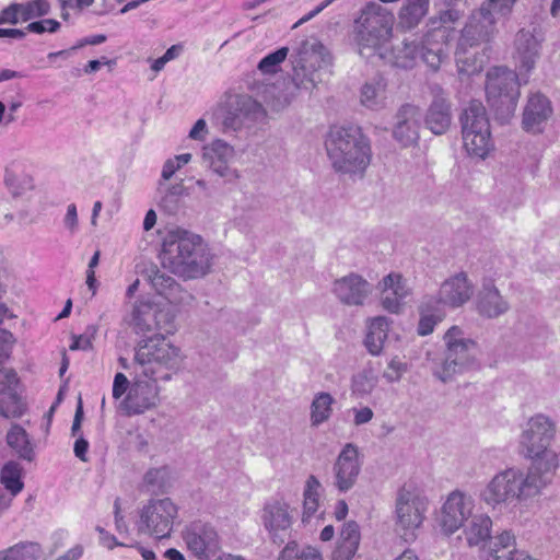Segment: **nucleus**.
I'll use <instances>...</instances> for the list:
<instances>
[{
  "label": "nucleus",
  "mask_w": 560,
  "mask_h": 560,
  "mask_svg": "<svg viewBox=\"0 0 560 560\" xmlns=\"http://www.w3.org/2000/svg\"><path fill=\"white\" fill-rule=\"evenodd\" d=\"M139 374L148 378H137L132 383L125 407L129 415H139L155 406L158 381H167L182 364L179 349L171 345L164 336H154L140 345L136 351Z\"/></svg>",
  "instance_id": "f257e3e1"
},
{
  "label": "nucleus",
  "mask_w": 560,
  "mask_h": 560,
  "mask_svg": "<svg viewBox=\"0 0 560 560\" xmlns=\"http://www.w3.org/2000/svg\"><path fill=\"white\" fill-rule=\"evenodd\" d=\"M448 37H421L417 45L406 43L401 37H359L358 47L362 58L382 61L392 67L409 69L420 55L423 62L433 71L440 68L446 57Z\"/></svg>",
  "instance_id": "f03ea898"
},
{
  "label": "nucleus",
  "mask_w": 560,
  "mask_h": 560,
  "mask_svg": "<svg viewBox=\"0 0 560 560\" xmlns=\"http://www.w3.org/2000/svg\"><path fill=\"white\" fill-rule=\"evenodd\" d=\"M325 145L338 172L363 174L371 162L370 141L358 126H332Z\"/></svg>",
  "instance_id": "7ed1b4c3"
},
{
  "label": "nucleus",
  "mask_w": 560,
  "mask_h": 560,
  "mask_svg": "<svg viewBox=\"0 0 560 560\" xmlns=\"http://www.w3.org/2000/svg\"><path fill=\"white\" fill-rule=\"evenodd\" d=\"M160 258L164 268L184 279H195L206 273L207 261L200 237L187 232L168 234L163 241Z\"/></svg>",
  "instance_id": "20e7f679"
},
{
  "label": "nucleus",
  "mask_w": 560,
  "mask_h": 560,
  "mask_svg": "<svg viewBox=\"0 0 560 560\" xmlns=\"http://www.w3.org/2000/svg\"><path fill=\"white\" fill-rule=\"evenodd\" d=\"M50 11V4L47 0H31L26 2H14L5 7L0 12V25L27 23L25 30L20 28H0V35H25L28 33L43 34L55 33L59 30V22L52 19L33 21L34 19L45 16Z\"/></svg>",
  "instance_id": "39448f33"
},
{
  "label": "nucleus",
  "mask_w": 560,
  "mask_h": 560,
  "mask_svg": "<svg viewBox=\"0 0 560 560\" xmlns=\"http://www.w3.org/2000/svg\"><path fill=\"white\" fill-rule=\"evenodd\" d=\"M553 433V424L548 418L539 415L528 421V428L522 435L521 443L526 450V456L535 459L529 471L537 476H541L539 472H552L558 466L556 454L547 450Z\"/></svg>",
  "instance_id": "423d86ee"
},
{
  "label": "nucleus",
  "mask_w": 560,
  "mask_h": 560,
  "mask_svg": "<svg viewBox=\"0 0 560 560\" xmlns=\"http://www.w3.org/2000/svg\"><path fill=\"white\" fill-rule=\"evenodd\" d=\"M545 485L542 476H537L534 471L524 477L517 470L508 469L491 480L482 492V498L488 504L495 505L510 499L534 495Z\"/></svg>",
  "instance_id": "0eeeda50"
},
{
  "label": "nucleus",
  "mask_w": 560,
  "mask_h": 560,
  "mask_svg": "<svg viewBox=\"0 0 560 560\" xmlns=\"http://www.w3.org/2000/svg\"><path fill=\"white\" fill-rule=\"evenodd\" d=\"M486 95L489 106L499 119L510 118L517 106L520 82L517 74L503 67H495L487 73Z\"/></svg>",
  "instance_id": "6e6552de"
},
{
  "label": "nucleus",
  "mask_w": 560,
  "mask_h": 560,
  "mask_svg": "<svg viewBox=\"0 0 560 560\" xmlns=\"http://www.w3.org/2000/svg\"><path fill=\"white\" fill-rule=\"evenodd\" d=\"M463 143L466 152L485 159L493 148L490 124L486 108L480 101H471L462 117Z\"/></svg>",
  "instance_id": "1a4fd4ad"
},
{
  "label": "nucleus",
  "mask_w": 560,
  "mask_h": 560,
  "mask_svg": "<svg viewBox=\"0 0 560 560\" xmlns=\"http://www.w3.org/2000/svg\"><path fill=\"white\" fill-rule=\"evenodd\" d=\"M427 502L413 486H404L396 501V526L404 540L413 538L415 529L419 528L424 520Z\"/></svg>",
  "instance_id": "9d476101"
},
{
  "label": "nucleus",
  "mask_w": 560,
  "mask_h": 560,
  "mask_svg": "<svg viewBox=\"0 0 560 560\" xmlns=\"http://www.w3.org/2000/svg\"><path fill=\"white\" fill-rule=\"evenodd\" d=\"M176 516L177 506L171 499L151 500L140 512L138 530L159 539L166 538L171 535Z\"/></svg>",
  "instance_id": "9b49d317"
},
{
  "label": "nucleus",
  "mask_w": 560,
  "mask_h": 560,
  "mask_svg": "<svg viewBox=\"0 0 560 560\" xmlns=\"http://www.w3.org/2000/svg\"><path fill=\"white\" fill-rule=\"evenodd\" d=\"M447 347L446 358L443 364L442 381L451 377L454 373L460 372L471 360V350L476 343L470 339L463 338V331L458 326H452L444 335Z\"/></svg>",
  "instance_id": "f8f14e48"
},
{
  "label": "nucleus",
  "mask_w": 560,
  "mask_h": 560,
  "mask_svg": "<svg viewBox=\"0 0 560 560\" xmlns=\"http://www.w3.org/2000/svg\"><path fill=\"white\" fill-rule=\"evenodd\" d=\"M394 15L386 8L369 2L361 9L354 20V32L358 35H392Z\"/></svg>",
  "instance_id": "ddd939ff"
},
{
  "label": "nucleus",
  "mask_w": 560,
  "mask_h": 560,
  "mask_svg": "<svg viewBox=\"0 0 560 560\" xmlns=\"http://www.w3.org/2000/svg\"><path fill=\"white\" fill-rule=\"evenodd\" d=\"M183 537L187 548L199 559H209L220 549L217 532L206 523H191L184 532Z\"/></svg>",
  "instance_id": "4468645a"
},
{
  "label": "nucleus",
  "mask_w": 560,
  "mask_h": 560,
  "mask_svg": "<svg viewBox=\"0 0 560 560\" xmlns=\"http://www.w3.org/2000/svg\"><path fill=\"white\" fill-rule=\"evenodd\" d=\"M472 503L470 499L466 498L458 491L452 492L445 501L442 512L440 524L443 532L447 535L456 532L470 515Z\"/></svg>",
  "instance_id": "2eb2a0df"
},
{
  "label": "nucleus",
  "mask_w": 560,
  "mask_h": 560,
  "mask_svg": "<svg viewBox=\"0 0 560 560\" xmlns=\"http://www.w3.org/2000/svg\"><path fill=\"white\" fill-rule=\"evenodd\" d=\"M360 472L358 450L347 444L339 454L335 464L336 486L340 491L349 490L355 482Z\"/></svg>",
  "instance_id": "dca6fc26"
},
{
  "label": "nucleus",
  "mask_w": 560,
  "mask_h": 560,
  "mask_svg": "<svg viewBox=\"0 0 560 560\" xmlns=\"http://www.w3.org/2000/svg\"><path fill=\"white\" fill-rule=\"evenodd\" d=\"M419 117V107L415 105L406 104L398 110L394 137L402 147H409L418 142Z\"/></svg>",
  "instance_id": "f3484780"
},
{
  "label": "nucleus",
  "mask_w": 560,
  "mask_h": 560,
  "mask_svg": "<svg viewBox=\"0 0 560 560\" xmlns=\"http://www.w3.org/2000/svg\"><path fill=\"white\" fill-rule=\"evenodd\" d=\"M477 37H459L455 51L458 72L467 75L478 73L483 68V58L478 56Z\"/></svg>",
  "instance_id": "a211bd4d"
},
{
  "label": "nucleus",
  "mask_w": 560,
  "mask_h": 560,
  "mask_svg": "<svg viewBox=\"0 0 560 560\" xmlns=\"http://www.w3.org/2000/svg\"><path fill=\"white\" fill-rule=\"evenodd\" d=\"M261 517L273 541H277L281 532L289 530L292 525V515L289 512V505L283 501L277 500L266 504Z\"/></svg>",
  "instance_id": "6ab92c4d"
},
{
  "label": "nucleus",
  "mask_w": 560,
  "mask_h": 560,
  "mask_svg": "<svg viewBox=\"0 0 560 560\" xmlns=\"http://www.w3.org/2000/svg\"><path fill=\"white\" fill-rule=\"evenodd\" d=\"M409 290L400 273L392 272L382 282V305L390 313H398Z\"/></svg>",
  "instance_id": "aec40b11"
},
{
  "label": "nucleus",
  "mask_w": 560,
  "mask_h": 560,
  "mask_svg": "<svg viewBox=\"0 0 560 560\" xmlns=\"http://www.w3.org/2000/svg\"><path fill=\"white\" fill-rule=\"evenodd\" d=\"M551 113L549 100L540 93L533 94L528 98L523 114L524 129L529 132H539L540 125L548 119Z\"/></svg>",
  "instance_id": "412c9836"
},
{
  "label": "nucleus",
  "mask_w": 560,
  "mask_h": 560,
  "mask_svg": "<svg viewBox=\"0 0 560 560\" xmlns=\"http://www.w3.org/2000/svg\"><path fill=\"white\" fill-rule=\"evenodd\" d=\"M334 291L345 304L360 305L369 292V284L360 276L351 275L337 280Z\"/></svg>",
  "instance_id": "4be33fe9"
},
{
  "label": "nucleus",
  "mask_w": 560,
  "mask_h": 560,
  "mask_svg": "<svg viewBox=\"0 0 560 560\" xmlns=\"http://www.w3.org/2000/svg\"><path fill=\"white\" fill-rule=\"evenodd\" d=\"M424 122L434 135H443L448 130L452 113L451 105L445 97L441 95L434 97L427 110Z\"/></svg>",
  "instance_id": "5701e85b"
},
{
  "label": "nucleus",
  "mask_w": 560,
  "mask_h": 560,
  "mask_svg": "<svg viewBox=\"0 0 560 560\" xmlns=\"http://www.w3.org/2000/svg\"><path fill=\"white\" fill-rule=\"evenodd\" d=\"M471 287L464 273L446 280L440 289V301L453 307L463 305L470 299Z\"/></svg>",
  "instance_id": "b1692460"
},
{
  "label": "nucleus",
  "mask_w": 560,
  "mask_h": 560,
  "mask_svg": "<svg viewBox=\"0 0 560 560\" xmlns=\"http://www.w3.org/2000/svg\"><path fill=\"white\" fill-rule=\"evenodd\" d=\"M360 538L359 525L353 521L345 523L338 545L334 551V559L351 560L358 551Z\"/></svg>",
  "instance_id": "393cba45"
},
{
  "label": "nucleus",
  "mask_w": 560,
  "mask_h": 560,
  "mask_svg": "<svg viewBox=\"0 0 560 560\" xmlns=\"http://www.w3.org/2000/svg\"><path fill=\"white\" fill-rule=\"evenodd\" d=\"M522 552L516 550L515 537L510 532H503L492 541L485 560H516Z\"/></svg>",
  "instance_id": "a878e982"
},
{
  "label": "nucleus",
  "mask_w": 560,
  "mask_h": 560,
  "mask_svg": "<svg viewBox=\"0 0 560 560\" xmlns=\"http://www.w3.org/2000/svg\"><path fill=\"white\" fill-rule=\"evenodd\" d=\"M388 329L389 323L386 317L377 316L370 319L364 343L371 354L377 355L381 353L387 339Z\"/></svg>",
  "instance_id": "bb28decb"
},
{
  "label": "nucleus",
  "mask_w": 560,
  "mask_h": 560,
  "mask_svg": "<svg viewBox=\"0 0 560 560\" xmlns=\"http://www.w3.org/2000/svg\"><path fill=\"white\" fill-rule=\"evenodd\" d=\"M429 0H408L398 13V25L407 32L416 27L428 13Z\"/></svg>",
  "instance_id": "cd10ccee"
},
{
  "label": "nucleus",
  "mask_w": 560,
  "mask_h": 560,
  "mask_svg": "<svg viewBox=\"0 0 560 560\" xmlns=\"http://www.w3.org/2000/svg\"><path fill=\"white\" fill-rule=\"evenodd\" d=\"M517 0H487V5H482L477 12L474 13V21L482 24L485 32H488L489 26L495 23L494 13L505 15L511 12L513 5Z\"/></svg>",
  "instance_id": "c85d7f7f"
},
{
  "label": "nucleus",
  "mask_w": 560,
  "mask_h": 560,
  "mask_svg": "<svg viewBox=\"0 0 560 560\" xmlns=\"http://www.w3.org/2000/svg\"><path fill=\"white\" fill-rule=\"evenodd\" d=\"M478 311L487 317H497L506 311V303L502 300L495 287L483 288L477 302Z\"/></svg>",
  "instance_id": "c756f323"
},
{
  "label": "nucleus",
  "mask_w": 560,
  "mask_h": 560,
  "mask_svg": "<svg viewBox=\"0 0 560 560\" xmlns=\"http://www.w3.org/2000/svg\"><path fill=\"white\" fill-rule=\"evenodd\" d=\"M492 521L487 515H475L465 528L466 540L469 546H478L490 538Z\"/></svg>",
  "instance_id": "7c9ffc66"
},
{
  "label": "nucleus",
  "mask_w": 560,
  "mask_h": 560,
  "mask_svg": "<svg viewBox=\"0 0 560 560\" xmlns=\"http://www.w3.org/2000/svg\"><path fill=\"white\" fill-rule=\"evenodd\" d=\"M8 445L23 459L32 460L33 445L28 434L20 424H13L7 434Z\"/></svg>",
  "instance_id": "2f4dec72"
},
{
  "label": "nucleus",
  "mask_w": 560,
  "mask_h": 560,
  "mask_svg": "<svg viewBox=\"0 0 560 560\" xmlns=\"http://www.w3.org/2000/svg\"><path fill=\"white\" fill-rule=\"evenodd\" d=\"M26 410V405L16 394L15 388L0 390V416L4 418H21Z\"/></svg>",
  "instance_id": "473e14b6"
},
{
  "label": "nucleus",
  "mask_w": 560,
  "mask_h": 560,
  "mask_svg": "<svg viewBox=\"0 0 560 560\" xmlns=\"http://www.w3.org/2000/svg\"><path fill=\"white\" fill-rule=\"evenodd\" d=\"M23 469L16 462H8L0 471L1 485L14 497L20 493L24 487L22 481Z\"/></svg>",
  "instance_id": "72a5a7b5"
},
{
  "label": "nucleus",
  "mask_w": 560,
  "mask_h": 560,
  "mask_svg": "<svg viewBox=\"0 0 560 560\" xmlns=\"http://www.w3.org/2000/svg\"><path fill=\"white\" fill-rule=\"evenodd\" d=\"M278 560H324L322 552L313 546L300 548L295 541H290L281 550Z\"/></svg>",
  "instance_id": "f704fd0d"
},
{
  "label": "nucleus",
  "mask_w": 560,
  "mask_h": 560,
  "mask_svg": "<svg viewBox=\"0 0 560 560\" xmlns=\"http://www.w3.org/2000/svg\"><path fill=\"white\" fill-rule=\"evenodd\" d=\"M40 553V546L37 542H20L0 555V560H36Z\"/></svg>",
  "instance_id": "c9c22d12"
},
{
  "label": "nucleus",
  "mask_w": 560,
  "mask_h": 560,
  "mask_svg": "<svg viewBox=\"0 0 560 560\" xmlns=\"http://www.w3.org/2000/svg\"><path fill=\"white\" fill-rule=\"evenodd\" d=\"M319 488L320 483L316 479L315 476H310L306 480L305 489H304V500H303V517H311L319 506Z\"/></svg>",
  "instance_id": "e433bc0d"
},
{
  "label": "nucleus",
  "mask_w": 560,
  "mask_h": 560,
  "mask_svg": "<svg viewBox=\"0 0 560 560\" xmlns=\"http://www.w3.org/2000/svg\"><path fill=\"white\" fill-rule=\"evenodd\" d=\"M334 398L328 393H319L315 396L311 407V420L314 425L326 421L331 413Z\"/></svg>",
  "instance_id": "4c0bfd02"
},
{
  "label": "nucleus",
  "mask_w": 560,
  "mask_h": 560,
  "mask_svg": "<svg viewBox=\"0 0 560 560\" xmlns=\"http://www.w3.org/2000/svg\"><path fill=\"white\" fill-rule=\"evenodd\" d=\"M538 40L536 37H527L524 42L518 45L517 54L522 62L521 69L529 71L535 63V57L537 56Z\"/></svg>",
  "instance_id": "58836bf2"
},
{
  "label": "nucleus",
  "mask_w": 560,
  "mask_h": 560,
  "mask_svg": "<svg viewBox=\"0 0 560 560\" xmlns=\"http://www.w3.org/2000/svg\"><path fill=\"white\" fill-rule=\"evenodd\" d=\"M458 10L448 9L440 13L439 18L430 20L431 30L433 32H450L454 31V26L460 19Z\"/></svg>",
  "instance_id": "ea45409f"
},
{
  "label": "nucleus",
  "mask_w": 560,
  "mask_h": 560,
  "mask_svg": "<svg viewBox=\"0 0 560 560\" xmlns=\"http://www.w3.org/2000/svg\"><path fill=\"white\" fill-rule=\"evenodd\" d=\"M288 51L289 49L287 47H281L278 50L268 54L258 63V69L262 73H276L279 69L280 63L285 60Z\"/></svg>",
  "instance_id": "a19ab883"
},
{
  "label": "nucleus",
  "mask_w": 560,
  "mask_h": 560,
  "mask_svg": "<svg viewBox=\"0 0 560 560\" xmlns=\"http://www.w3.org/2000/svg\"><path fill=\"white\" fill-rule=\"evenodd\" d=\"M386 83L383 79L377 80L374 84L365 83L362 88L361 102L366 107L376 105L377 96L385 91Z\"/></svg>",
  "instance_id": "79ce46f5"
},
{
  "label": "nucleus",
  "mask_w": 560,
  "mask_h": 560,
  "mask_svg": "<svg viewBox=\"0 0 560 560\" xmlns=\"http://www.w3.org/2000/svg\"><path fill=\"white\" fill-rule=\"evenodd\" d=\"M191 160V154L184 153L176 155L174 159H168L162 170V177L165 180H168L173 177L177 170H179L183 165L189 163Z\"/></svg>",
  "instance_id": "37998d69"
},
{
  "label": "nucleus",
  "mask_w": 560,
  "mask_h": 560,
  "mask_svg": "<svg viewBox=\"0 0 560 560\" xmlns=\"http://www.w3.org/2000/svg\"><path fill=\"white\" fill-rule=\"evenodd\" d=\"M443 316L441 314H425L423 311L421 312V317L418 325V334L420 336L430 335L435 325L441 322Z\"/></svg>",
  "instance_id": "c03bdc74"
},
{
  "label": "nucleus",
  "mask_w": 560,
  "mask_h": 560,
  "mask_svg": "<svg viewBox=\"0 0 560 560\" xmlns=\"http://www.w3.org/2000/svg\"><path fill=\"white\" fill-rule=\"evenodd\" d=\"M182 49H183L182 45H173L172 47H170L165 51V54L162 57H160L158 59H154L152 61L151 69L155 73H158L159 71H161L164 68V66L168 61H171V60L175 59L176 57H178V55L180 54Z\"/></svg>",
  "instance_id": "a18cd8bd"
},
{
  "label": "nucleus",
  "mask_w": 560,
  "mask_h": 560,
  "mask_svg": "<svg viewBox=\"0 0 560 560\" xmlns=\"http://www.w3.org/2000/svg\"><path fill=\"white\" fill-rule=\"evenodd\" d=\"M13 343V335L9 330L0 329V361L9 358Z\"/></svg>",
  "instance_id": "49530a36"
},
{
  "label": "nucleus",
  "mask_w": 560,
  "mask_h": 560,
  "mask_svg": "<svg viewBox=\"0 0 560 560\" xmlns=\"http://www.w3.org/2000/svg\"><path fill=\"white\" fill-rule=\"evenodd\" d=\"M128 384L126 375L121 372L117 373L114 377L113 397L119 399L126 393Z\"/></svg>",
  "instance_id": "de8ad7c7"
},
{
  "label": "nucleus",
  "mask_w": 560,
  "mask_h": 560,
  "mask_svg": "<svg viewBox=\"0 0 560 560\" xmlns=\"http://www.w3.org/2000/svg\"><path fill=\"white\" fill-rule=\"evenodd\" d=\"M405 371L406 364L401 362L399 359L394 358L388 364V371L386 372V376L393 381L398 380Z\"/></svg>",
  "instance_id": "09e8293b"
},
{
  "label": "nucleus",
  "mask_w": 560,
  "mask_h": 560,
  "mask_svg": "<svg viewBox=\"0 0 560 560\" xmlns=\"http://www.w3.org/2000/svg\"><path fill=\"white\" fill-rule=\"evenodd\" d=\"M107 37H92L91 39H86L84 42H81L79 45L77 46H72L70 49H67V50H60V51H57V52H49L48 54V58L49 59H52V58H56L58 56H68L71 51L75 50L78 47H82L84 45H98L101 43H103Z\"/></svg>",
  "instance_id": "8fccbe9b"
},
{
  "label": "nucleus",
  "mask_w": 560,
  "mask_h": 560,
  "mask_svg": "<svg viewBox=\"0 0 560 560\" xmlns=\"http://www.w3.org/2000/svg\"><path fill=\"white\" fill-rule=\"evenodd\" d=\"M336 0H324L320 4H318L314 10L305 14L303 18H301L296 23L293 24L292 28L298 27L299 25L310 21L317 14H319L324 9H326L328 5H330Z\"/></svg>",
  "instance_id": "3c124183"
},
{
  "label": "nucleus",
  "mask_w": 560,
  "mask_h": 560,
  "mask_svg": "<svg viewBox=\"0 0 560 560\" xmlns=\"http://www.w3.org/2000/svg\"><path fill=\"white\" fill-rule=\"evenodd\" d=\"M88 450H89V442L85 439L79 438L75 440L73 451H74L75 456L78 458H80L82 462H88V457H86Z\"/></svg>",
  "instance_id": "603ef678"
},
{
  "label": "nucleus",
  "mask_w": 560,
  "mask_h": 560,
  "mask_svg": "<svg viewBox=\"0 0 560 560\" xmlns=\"http://www.w3.org/2000/svg\"><path fill=\"white\" fill-rule=\"evenodd\" d=\"M373 418V411L369 407L361 408L355 410L354 413V423L357 425L364 424L369 422Z\"/></svg>",
  "instance_id": "864d4df0"
},
{
  "label": "nucleus",
  "mask_w": 560,
  "mask_h": 560,
  "mask_svg": "<svg viewBox=\"0 0 560 560\" xmlns=\"http://www.w3.org/2000/svg\"><path fill=\"white\" fill-rule=\"evenodd\" d=\"M66 225L69 229L74 230L78 224V213L75 205L71 203L68 206L67 214L65 218Z\"/></svg>",
  "instance_id": "5fc2aeb1"
},
{
  "label": "nucleus",
  "mask_w": 560,
  "mask_h": 560,
  "mask_svg": "<svg viewBox=\"0 0 560 560\" xmlns=\"http://www.w3.org/2000/svg\"><path fill=\"white\" fill-rule=\"evenodd\" d=\"M83 555V548L81 546H74L66 551L62 556L56 560H79Z\"/></svg>",
  "instance_id": "6e6d98bb"
},
{
  "label": "nucleus",
  "mask_w": 560,
  "mask_h": 560,
  "mask_svg": "<svg viewBox=\"0 0 560 560\" xmlns=\"http://www.w3.org/2000/svg\"><path fill=\"white\" fill-rule=\"evenodd\" d=\"M206 121L203 119H198L191 128L189 137L191 139H201L200 133L206 131Z\"/></svg>",
  "instance_id": "4d7b16f0"
},
{
  "label": "nucleus",
  "mask_w": 560,
  "mask_h": 560,
  "mask_svg": "<svg viewBox=\"0 0 560 560\" xmlns=\"http://www.w3.org/2000/svg\"><path fill=\"white\" fill-rule=\"evenodd\" d=\"M347 514H348V505H347L346 501L345 500L338 501L336 504V508H335V517L338 521H342L346 518Z\"/></svg>",
  "instance_id": "13d9d810"
},
{
  "label": "nucleus",
  "mask_w": 560,
  "mask_h": 560,
  "mask_svg": "<svg viewBox=\"0 0 560 560\" xmlns=\"http://www.w3.org/2000/svg\"><path fill=\"white\" fill-rule=\"evenodd\" d=\"M213 150L215 152H220V154L225 158L232 155L233 153V148L222 141L214 142Z\"/></svg>",
  "instance_id": "bf43d9fd"
},
{
  "label": "nucleus",
  "mask_w": 560,
  "mask_h": 560,
  "mask_svg": "<svg viewBox=\"0 0 560 560\" xmlns=\"http://www.w3.org/2000/svg\"><path fill=\"white\" fill-rule=\"evenodd\" d=\"M156 223V213L154 210L150 209L144 217L143 220V229L145 231H150Z\"/></svg>",
  "instance_id": "052dcab7"
},
{
  "label": "nucleus",
  "mask_w": 560,
  "mask_h": 560,
  "mask_svg": "<svg viewBox=\"0 0 560 560\" xmlns=\"http://www.w3.org/2000/svg\"><path fill=\"white\" fill-rule=\"evenodd\" d=\"M472 16H474V14L471 15L470 25H469L471 30H468V33H471V31H474L475 33H478L479 35H489L492 32V26H489L488 32L486 33L485 28L482 27V24L478 23L477 21H474Z\"/></svg>",
  "instance_id": "680f3d73"
},
{
  "label": "nucleus",
  "mask_w": 560,
  "mask_h": 560,
  "mask_svg": "<svg viewBox=\"0 0 560 560\" xmlns=\"http://www.w3.org/2000/svg\"><path fill=\"white\" fill-rule=\"evenodd\" d=\"M102 540H103V545L108 548V549H114L116 546H126L128 547L129 545H126V544H122V542H119L115 536L113 535H106L104 537H102Z\"/></svg>",
  "instance_id": "e2e57ef3"
},
{
  "label": "nucleus",
  "mask_w": 560,
  "mask_h": 560,
  "mask_svg": "<svg viewBox=\"0 0 560 560\" xmlns=\"http://www.w3.org/2000/svg\"><path fill=\"white\" fill-rule=\"evenodd\" d=\"M163 474V470L162 469H150L145 476H144V480L148 485H153L155 483L156 479L160 477V475Z\"/></svg>",
  "instance_id": "0e129e2a"
},
{
  "label": "nucleus",
  "mask_w": 560,
  "mask_h": 560,
  "mask_svg": "<svg viewBox=\"0 0 560 560\" xmlns=\"http://www.w3.org/2000/svg\"><path fill=\"white\" fill-rule=\"evenodd\" d=\"M102 63L106 65V63H109V61H108V60H106L105 58H104V60H103V61H100V60H91V61H89V62H88V65L85 66L84 71H85L86 73L95 72V71H97V70L101 68V65H102Z\"/></svg>",
  "instance_id": "69168bd1"
},
{
  "label": "nucleus",
  "mask_w": 560,
  "mask_h": 560,
  "mask_svg": "<svg viewBox=\"0 0 560 560\" xmlns=\"http://www.w3.org/2000/svg\"><path fill=\"white\" fill-rule=\"evenodd\" d=\"M128 547H136L140 551L143 560H155V553L152 550L143 548L139 544L129 545Z\"/></svg>",
  "instance_id": "338daca9"
},
{
  "label": "nucleus",
  "mask_w": 560,
  "mask_h": 560,
  "mask_svg": "<svg viewBox=\"0 0 560 560\" xmlns=\"http://www.w3.org/2000/svg\"><path fill=\"white\" fill-rule=\"evenodd\" d=\"M165 557L168 559V560H186L184 555L178 551L177 549H174V548H170L165 551Z\"/></svg>",
  "instance_id": "774afa93"
}]
</instances>
